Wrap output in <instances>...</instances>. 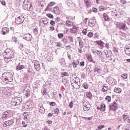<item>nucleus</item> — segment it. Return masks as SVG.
<instances>
[{
	"label": "nucleus",
	"mask_w": 130,
	"mask_h": 130,
	"mask_svg": "<svg viewBox=\"0 0 130 130\" xmlns=\"http://www.w3.org/2000/svg\"><path fill=\"white\" fill-rule=\"evenodd\" d=\"M3 54L5 59V61L6 62H9L10 60L14 58V52L10 49H7L5 50V52H3Z\"/></svg>",
	"instance_id": "nucleus-1"
},
{
	"label": "nucleus",
	"mask_w": 130,
	"mask_h": 130,
	"mask_svg": "<svg viewBox=\"0 0 130 130\" xmlns=\"http://www.w3.org/2000/svg\"><path fill=\"white\" fill-rule=\"evenodd\" d=\"M125 52L127 55L130 56V48H125Z\"/></svg>",
	"instance_id": "nucleus-37"
},
{
	"label": "nucleus",
	"mask_w": 130,
	"mask_h": 130,
	"mask_svg": "<svg viewBox=\"0 0 130 130\" xmlns=\"http://www.w3.org/2000/svg\"><path fill=\"white\" fill-rule=\"evenodd\" d=\"M104 127H105V126L104 125H99L98 126V129L101 130V129H102V128H104Z\"/></svg>",
	"instance_id": "nucleus-55"
},
{
	"label": "nucleus",
	"mask_w": 130,
	"mask_h": 130,
	"mask_svg": "<svg viewBox=\"0 0 130 130\" xmlns=\"http://www.w3.org/2000/svg\"><path fill=\"white\" fill-rule=\"evenodd\" d=\"M98 53L100 60L102 61V62H104L105 60L104 59V56L103 55V54H102V52L101 51H98Z\"/></svg>",
	"instance_id": "nucleus-12"
},
{
	"label": "nucleus",
	"mask_w": 130,
	"mask_h": 130,
	"mask_svg": "<svg viewBox=\"0 0 130 130\" xmlns=\"http://www.w3.org/2000/svg\"><path fill=\"white\" fill-rule=\"evenodd\" d=\"M59 62L62 67H66V65L67 64V63L66 62V59H64L63 58H60Z\"/></svg>",
	"instance_id": "nucleus-17"
},
{
	"label": "nucleus",
	"mask_w": 130,
	"mask_h": 130,
	"mask_svg": "<svg viewBox=\"0 0 130 130\" xmlns=\"http://www.w3.org/2000/svg\"><path fill=\"white\" fill-rule=\"evenodd\" d=\"M79 82H80V79L79 78H78V77H77L75 75H72V77L71 78V84L74 83H79Z\"/></svg>",
	"instance_id": "nucleus-9"
},
{
	"label": "nucleus",
	"mask_w": 130,
	"mask_h": 130,
	"mask_svg": "<svg viewBox=\"0 0 130 130\" xmlns=\"http://www.w3.org/2000/svg\"><path fill=\"white\" fill-rule=\"evenodd\" d=\"M121 77L123 79H127V75L126 74H123L121 75Z\"/></svg>",
	"instance_id": "nucleus-56"
},
{
	"label": "nucleus",
	"mask_w": 130,
	"mask_h": 130,
	"mask_svg": "<svg viewBox=\"0 0 130 130\" xmlns=\"http://www.w3.org/2000/svg\"><path fill=\"white\" fill-rule=\"evenodd\" d=\"M54 113L55 114H58V113H59V109L58 108L54 109Z\"/></svg>",
	"instance_id": "nucleus-48"
},
{
	"label": "nucleus",
	"mask_w": 130,
	"mask_h": 130,
	"mask_svg": "<svg viewBox=\"0 0 130 130\" xmlns=\"http://www.w3.org/2000/svg\"><path fill=\"white\" fill-rule=\"evenodd\" d=\"M54 2H50L49 5H48V6L49 7H52L54 5Z\"/></svg>",
	"instance_id": "nucleus-63"
},
{
	"label": "nucleus",
	"mask_w": 130,
	"mask_h": 130,
	"mask_svg": "<svg viewBox=\"0 0 130 130\" xmlns=\"http://www.w3.org/2000/svg\"><path fill=\"white\" fill-rule=\"evenodd\" d=\"M83 87L84 89H88V84L86 83H83Z\"/></svg>",
	"instance_id": "nucleus-54"
},
{
	"label": "nucleus",
	"mask_w": 130,
	"mask_h": 130,
	"mask_svg": "<svg viewBox=\"0 0 130 130\" xmlns=\"http://www.w3.org/2000/svg\"><path fill=\"white\" fill-rule=\"evenodd\" d=\"M23 39H25L27 41H31L33 39V37L31 34H26L23 36Z\"/></svg>",
	"instance_id": "nucleus-11"
},
{
	"label": "nucleus",
	"mask_w": 130,
	"mask_h": 130,
	"mask_svg": "<svg viewBox=\"0 0 130 130\" xmlns=\"http://www.w3.org/2000/svg\"><path fill=\"white\" fill-rule=\"evenodd\" d=\"M2 32L3 33V35H6L9 33V28L8 27H3L2 28Z\"/></svg>",
	"instance_id": "nucleus-21"
},
{
	"label": "nucleus",
	"mask_w": 130,
	"mask_h": 130,
	"mask_svg": "<svg viewBox=\"0 0 130 130\" xmlns=\"http://www.w3.org/2000/svg\"><path fill=\"white\" fill-rule=\"evenodd\" d=\"M61 76L63 77H69V74L67 72H61Z\"/></svg>",
	"instance_id": "nucleus-39"
},
{
	"label": "nucleus",
	"mask_w": 130,
	"mask_h": 130,
	"mask_svg": "<svg viewBox=\"0 0 130 130\" xmlns=\"http://www.w3.org/2000/svg\"><path fill=\"white\" fill-rule=\"evenodd\" d=\"M35 69L37 71H40V63H39V61H35V64H34Z\"/></svg>",
	"instance_id": "nucleus-13"
},
{
	"label": "nucleus",
	"mask_w": 130,
	"mask_h": 130,
	"mask_svg": "<svg viewBox=\"0 0 130 130\" xmlns=\"http://www.w3.org/2000/svg\"><path fill=\"white\" fill-rule=\"evenodd\" d=\"M56 46L58 47H61V43L60 42H58L56 43Z\"/></svg>",
	"instance_id": "nucleus-62"
},
{
	"label": "nucleus",
	"mask_w": 130,
	"mask_h": 130,
	"mask_svg": "<svg viewBox=\"0 0 130 130\" xmlns=\"http://www.w3.org/2000/svg\"><path fill=\"white\" fill-rule=\"evenodd\" d=\"M110 44V43H106L105 44V47L107 48V49H109V48H110V46H111V45Z\"/></svg>",
	"instance_id": "nucleus-41"
},
{
	"label": "nucleus",
	"mask_w": 130,
	"mask_h": 130,
	"mask_svg": "<svg viewBox=\"0 0 130 130\" xmlns=\"http://www.w3.org/2000/svg\"><path fill=\"white\" fill-rule=\"evenodd\" d=\"M88 105H90V103L88 102H84L83 103V107H85L86 106H88Z\"/></svg>",
	"instance_id": "nucleus-49"
},
{
	"label": "nucleus",
	"mask_w": 130,
	"mask_h": 130,
	"mask_svg": "<svg viewBox=\"0 0 130 130\" xmlns=\"http://www.w3.org/2000/svg\"><path fill=\"white\" fill-rule=\"evenodd\" d=\"M22 102V99L21 98H14L11 101V104L13 106H17V105H20Z\"/></svg>",
	"instance_id": "nucleus-4"
},
{
	"label": "nucleus",
	"mask_w": 130,
	"mask_h": 130,
	"mask_svg": "<svg viewBox=\"0 0 130 130\" xmlns=\"http://www.w3.org/2000/svg\"><path fill=\"white\" fill-rule=\"evenodd\" d=\"M24 10H30L31 9V4L29 3L28 0H24L23 2V4L22 5Z\"/></svg>",
	"instance_id": "nucleus-6"
},
{
	"label": "nucleus",
	"mask_w": 130,
	"mask_h": 130,
	"mask_svg": "<svg viewBox=\"0 0 130 130\" xmlns=\"http://www.w3.org/2000/svg\"><path fill=\"white\" fill-rule=\"evenodd\" d=\"M86 96L89 99L92 97V93L91 92H86Z\"/></svg>",
	"instance_id": "nucleus-42"
},
{
	"label": "nucleus",
	"mask_w": 130,
	"mask_h": 130,
	"mask_svg": "<svg viewBox=\"0 0 130 130\" xmlns=\"http://www.w3.org/2000/svg\"><path fill=\"white\" fill-rule=\"evenodd\" d=\"M71 85L74 89H76V90L80 88V83L79 82L71 83Z\"/></svg>",
	"instance_id": "nucleus-15"
},
{
	"label": "nucleus",
	"mask_w": 130,
	"mask_h": 130,
	"mask_svg": "<svg viewBox=\"0 0 130 130\" xmlns=\"http://www.w3.org/2000/svg\"><path fill=\"white\" fill-rule=\"evenodd\" d=\"M113 51L115 53H118V49L115 47H114L113 48Z\"/></svg>",
	"instance_id": "nucleus-45"
},
{
	"label": "nucleus",
	"mask_w": 130,
	"mask_h": 130,
	"mask_svg": "<svg viewBox=\"0 0 130 130\" xmlns=\"http://www.w3.org/2000/svg\"><path fill=\"white\" fill-rule=\"evenodd\" d=\"M34 34L35 35H37V34H38V29H37V28L34 29Z\"/></svg>",
	"instance_id": "nucleus-47"
},
{
	"label": "nucleus",
	"mask_w": 130,
	"mask_h": 130,
	"mask_svg": "<svg viewBox=\"0 0 130 130\" xmlns=\"http://www.w3.org/2000/svg\"><path fill=\"white\" fill-rule=\"evenodd\" d=\"M78 41H79V44L80 48H83V46L84 45V43L83 42L82 39L81 38H78Z\"/></svg>",
	"instance_id": "nucleus-27"
},
{
	"label": "nucleus",
	"mask_w": 130,
	"mask_h": 130,
	"mask_svg": "<svg viewBox=\"0 0 130 130\" xmlns=\"http://www.w3.org/2000/svg\"><path fill=\"white\" fill-rule=\"evenodd\" d=\"M109 90V87L108 86V85H107V84H104L103 86L102 91L105 92H107V91H108Z\"/></svg>",
	"instance_id": "nucleus-16"
},
{
	"label": "nucleus",
	"mask_w": 130,
	"mask_h": 130,
	"mask_svg": "<svg viewBox=\"0 0 130 130\" xmlns=\"http://www.w3.org/2000/svg\"><path fill=\"white\" fill-rule=\"evenodd\" d=\"M8 116L9 112H8L7 111L4 112L2 115V119H3V120H6V119L8 118Z\"/></svg>",
	"instance_id": "nucleus-20"
},
{
	"label": "nucleus",
	"mask_w": 130,
	"mask_h": 130,
	"mask_svg": "<svg viewBox=\"0 0 130 130\" xmlns=\"http://www.w3.org/2000/svg\"><path fill=\"white\" fill-rule=\"evenodd\" d=\"M2 94H3V95H5L6 96L8 95V92H7L6 89H4L2 90Z\"/></svg>",
	"instance_id": "nucleus-46"
},
{
	"label": "nucleus",
	"mask_w": 130,
	"mask_h": 130,
	"mask_svg": "<svg viewBox=\"0 0 130 130\" xmlns=\"http://www.w3.org/2000/svg\"><path fill=\"white\" fill-rule=\"evenodd\" d=\"M118 109V105L115 102H114L109 106V110L110 111H115Z\"/></svg>",
	"instance_id": "nucleus-5"
},
{
	"label": "nucleus",
	"mask_w": 130,
	"mask_h": 130,
	"mask_svg": "<svg viewBox=\"0 0 130 130\" xmlns=\"http://www.w3.org/2000/svg\"><path fill=\"white\" fill-rule=\"evenodd\" d=\"M80 67H84V66H85V61H82L80 63Z\"/></svg>",
	"instance_id": "nucleus-61"
},
{
	"label": "nucleus",
	"mask_w": 130,
	"mask_h": 130,
	"mask_svg": "<svg viewBox=\"0 0 130 130\" xmlns=\"http://www.w3.org/2000/svg\"><path fill=\"white\" fill-rule=\"evenodd\" d=\"M23 69H25V66L24 65H18L16 67V69L17 71H21Z\"/></svg>",
	"instance_id": "nucleus-28"
},
{
	"label": "nucleus",
	"mask_w": 130,
	"mask_h": 130,
	"mask_svg": "<svg viewBox=\"0 0 130 130\" xmlns=\"http://www.w3.org/2000/svg\"><path fill=\"white\" fill-rule=\"evenodd\" d=\"M83 108L84 111H88L91 108V105H88L87 106L83 107Z\"/></svg>",
	"instance_id": "nucleus-34"
},
{
	"label": "nucleus",
	"mask_w": 130,
	"mask_h": 130,
	"mask_svg": "<svg viewBox=\"0 0 130 130\" xmlns=\"http://www.w3.org/2000/svg\"><path fill=\"white\" fill-rule=\"evenodd\" d=\"M52 96H53V98H56V97L57 96V92H52Z\"/></svg>",
	"instance_id": "nucleus-51"
},
{
	"label": "nucleus",
	"mask_w": 130,
	"mask_h": 130,
	"mask_svg": "<svg viewBox=\"0 0 130 130\" xmlns=\"http://www.w3.org/2000/svg\"><path fill=\"white\" fill-rule=\"evenodd\" d=\"M99 10L100 11V12H102L103 11H105V10H107V9L105 7H104V6H100L99 8Z\"/></svg>",
	"instance_id": "nucleus-38"
},
{
	"label": "nucleus",
	"mask_w": 130,
	"mask_h": 130,
	"mask_svg": "<svg viewBox=\"0 0 130 130\" xmlns=\"http://www.w3.org/2000/svg\"><path fill=\"white\" fill-rule=\"evenodd\" d=\"M47 16L48 18H50V19H53V16L50 13L47 14Z\"/></svg>",
	"instance_id": "nucleus-53"
},
{
	"label": "nucleus",
	"mask_w": 130,
	"mask_h": 130,
	"mask_svg": "<svg viewBox=\"0 0 130 130\" xmlns=\"http://www.w3.org/2000/svg\"><path fill=\"white\" fill-rule=\"evenodd\" d=\"M73 101H71L69 104V107L70 108H73Z\"/></svg>",
	"instance_id": "nucleus-64"
},
{
	"label": "nucleus",
	"mask_w": 130,
	"mask_h": 130,
	"mask_svg": "<svg viewBox=\"0 0 130 130\" xmlns=\"http://www.w3.org/2000/svg\"><path fill=\"white\" fill-rule=\"evenodd\" d=\"M68 40L70 42H74V39L73 38V37H69Z\"/></svg>",
	"instance_id": "nucleus-52"
},
{
	"label": "nucleus",
	"mask_w": 130,
	"mask_h": 130,
	"mask_svg": "<svg viewBox=\"0 0 130 130\" xmlns=\"http://www.w3.org/2000/svg\"><path fill=\"white\" fill-rule=\"evenodd\" d=\"M96 23V21L93 19H89L88 22V26L90 27H93V26L95 25V24Z\"/></svg>",
	"instance_id": "nucleus-14"
},
{
	"label": "nucleus",
	"mask_w": 130,
	"mask_h": 130,
	"mask_svg": "<svg viewBox=\"0 0 130 130\" xmlns=\"http://www.w3.org/2000/svg\"><path fill=\"white\" fill-rule=\"evenodd\" d=\"M120 3L121 5H125L126 4V1L125 0H120Z\"/></svg>",
	"instance_id": "nucleus-50"
},
{
	"label": "nucleus",
	"mask_w": 130,
	"mask_h": 130,
	"mask_svg": "<svg viewBox=\"0 0 130 130\" xmlns=\"http://www.w3.org/2000/svg\"><path fill=\"white\" fill-rule=\"evenodd\" d=\"M25 21V17L23 15L20 16L15 19L16 24H22Z\"/></svg>",
	"instance_id": "nucleus-7"
},
{
	"label": "nucleus",
	"mask_w": 130,
	"mask_h": 130,
	"mask_svg": "<svg viewBox=\"0 0 130 130\" xmlns=\"http://www.w3.org/2000/svg\"><path fill=\"white\" fill-rule=\"evenodd\" d=\"M105 100L106 101H108V102H110V101H111V97L108 95L106 97Z\"/></svg>",
	"instance_id": "nucleus-44"
},
{
	"label": "nucleus",
	"mask_w": 130,
	"mask_h": 130,
	"mask_svg": "<svg viewBox=\"0 0 130 130\" xmlns=\"http://www.w3.org/2000/svg\"><path fill=\"white\" fill-rule=\"evenodd\" d=\"M66 25L68 27H72V26H73V24L72 21H70V20H67L66 21Z\"/></svg>",
	"instance_id": "nucleus-35"
},
{
	"label": "nucleus",
	"mask_w": 130,
	"mask_h": 130,
	"mask_svg": "<svg viewBox=\"0 0 130 130\" xmlns=\"http://www.w3.org/2000/svg\"><path fill=\"white\" fill-rule=\"evenodd\" d=\"M114 91L118 94H120V93H121V89L119 87L115 88Z\"/></svg>",
	"instance_id": "nucleus-32"
},
{
	"label": "nucleus",
	"mask_w": 130,
	"mask_h": 130,
	"mask_svg": "<svg viewBox=\"0 0 130 130\" xmlns=\"http://www.w3.org/2000/svg\"><path fill=\"white\" fill-rule=\"evenodd\" d=\"M23 116H24L23 119H24L25 121L29 122V120H30V118H31V114L26 112L23 113Z\"/></svg>",
	"instance_id": "nucleus-8"
},
{
	"label": "nucleus",
	"mask_w": 130,
	"mask_h": 130,
	"mask_svg": "<svg viewBox=\"0 0 130 130\" xmlns=\"http://www.w3.org/2000/svg\"><path fill=\"white\" fill-rule=\"evenodd\" d=\"M106 106H105V104H102L101 105V108H98V109H100L101 111H105Z\"/></svg>",
	"instance_id": "nucleus-29"
},
{
	"label": "nucleus",
	"mask_w": 130,
	"mask_h": 130,
	"mask_svg": "<svg viewBox=\"0 0 130 130\" xmlns=\"http://www.w3.org/2000/svg\"><path fill=\"white\" fill-rule=\"evenodd\" d=\"M39 110L41 114H44L45 113V109L42 106H39Z\"/></svg>",
	"instance_id": "nucleus-22"
},
{
	"label": "nucleus",
	"mask_w": 130,
	"mask_h": 130,
	"mask_svg": "<svg viewBox=\"0 0 130 130\" xmlns=\"http://www.w3.org/2000/svg\"><path fill=\"white\" fill-rule=\"evenodd\" d=\"M14 122H15V120L14 119H11L8 121H5L3 123V126H4L5 127H6V126H9V125H11V124H13Z\"/></svg>",
	"instance_id": "nucleus-10"
},
{
	"label": "nucleus",
	"mask_w": 130,
	"mask_h": 130,
	"mask_svg": "<svg viewBox=\"0 0 130 130\" xmlns=\"http://www.w3.org/2000/svg\"><path fill=\"white\" fill-rule=\"evenodd\" d=\"M115 18L116 19H118V18H120V16L119 15V13H115L114 15Z\"/></svg>",
	"instance_id": "nucleus-58"
},
{
	"label": "nucleus",
	"mask_w": 130,
	"mask_h": 130,
	"mask_svg": "<svg viewBox=\"0 0 130 130\" xmlns=\"http://www.w3.org/2000/svg\"><path fill=\"white\" fill-rule=\"evenodd\" d=\"M12 41H14V42H17L18 41V39L16 37H12Z\"/></svg>",
	"instance_id": "nucleus-59"
},
{
	"label": "nucleus",
	"mask_w": 130,
	"mask_h": 130,
	"mask_svg": "<svg viewBox=\"0 0 130 130\" xmlns=\"http://www.w3.org/2000/svg\"><path fill=\"white\" fill-rule=\"evenodd\" d=\"M54 12L56 15H59L60 14V11H59V8L56 6L54 8Z\"/></svg>",
	"instance_id": "nucleus-25"
},
{
	"label": "nucleus",
	"mask_w": 130,
	"mask_h": 130,
	"mask_svg": "<svg viewBox=\"0 0 130 130\" xmlns=\"http://www.w3.org/2000/svg\"><path fill=\"white\" fill-rule=\"evenodd\" d=\"M2 78L3 81L6 82V84H8L10 82H13V79H14L13 74L11 72H8L3 73Z\"/></svg>",
	"instance_id": "nucleus-2"
},
{
	"label": "nucleus",
	"mask_w": 130,
	"mask_h": 130,
	"mask_svg": "<svg viewBox=\"0 0 130 130\" xmlns=\"http://www.w3.org/2000/svg\"><path fill=\"white\" fill-rule=\"evenodd\" d=\"M28 122L26 121H22V125L23 126V127H27L28 126Z\"/></svg>",
	"instance_id": "nucleus-40"
},
{
	"label": "nucleus",
	"mask_w": 130,
	"mask_h": 130,
	"mask_svg": "<svg viewBox=\"0 0 130 130\" xmlns=\"http://www.w3.org/2000/svg\"><path fill=\"white\" fill-rule=\"evenodd\" d=\"M116 26L118 29L120 30H122V31H128V28L127 27L125 23L123 22H116Z\"/></svg>",
	"instance_id": "nucleus-3"
},
{
	"label": "nucleus",
	"mask_w": 130,
	"mask_h": 130,
	"mask_svg": "<svg viewBox=\"0 0 130 130\" xmlns=\"http://www.w3.org/2000/svg\"><path fill=\"white\" fill-rule=\"evenodd\" d=\"M86 57L88 59V60H89V61H90V62H93V63H95L96 61H93V59H92V55H90V54H86Z\"/></svg>",
	"instance_id": "nucleus-23"
},
{
	"label": "nucleus",
	"mask_w": 130,
	"mask_h": 130,
	"mask_svg": "<svg viewBox=\"0 0 130 130\" xmlns=\"http://www.w3.org/2000/svg\"><path fill=\"white\" fill-rule=\"evenodd\" d=\"M48 19L46 18H42L40 20V22H42L44 25H48Z\"/></svg>",
	"instance_id": "nucleus-24"
},
{
	"label": "nucleus",
	"mask_w": 130,
	"mask_h": 130,
	"mask_svg": "<svg viewBox=\"0 0 130 130\" xmlns=\"http://www.w3.org/2000/svg\"><path fill=\"white\" fill-rule=\"evenodd\" d=\"M122 117L124 121H127V120H128V119L129 118V117H128V115H125V114L122 115Z\"/></svg>",
	"instance_id": "nucleus-31"
},
{
	"label": "nucleus",
	"mask_w": 130,
	"mask_h": 130,
	"mask_svg": "<svg viewBox=\"0 0 130 130\" xmlns=\"http://www.w3.org/2000/svg\"><path fill=\"white\" fill-rule=\"evenodd\" d=\"M103 17L105 21H110V18H109V16L106 13H104Z\"/></svg>",
	"instance_id": "nucleus-30"
},
{
	"label": "nucleus",
	"mask_w": 130,
	"mask_h": 130,
	"mask_svg": "<svg viewBox=\"0 0 130 130\" xmlns=\"http://www.w3.org/2000/svg\"><path fill=\"white\" fill-rule=\"evenodd\" d=\"M105 44L102 42V41L100 40L98 41V45H99V47L101 49H103V48H104V45Z\"/></svg>",
	"instance_id": "nucleus-18"
},
{
	"label": "nucleus",
	"mask_w": 130,
	"mask_h": 130,
	"mask_svg": "<svg viewBox=\"0 0 130 130\" xmlns=\"http://www.w3.org/2000/svg\"><path fill=\"white\" fill-rule=\"evenodd\" d=\"M46 94H47V89H45L44 90H43V95L45 96Z\"/></svg>",
	"instance_id": "nucleus-57"
},
{
	"label": "nucleus",
	"mask_w": 130,
	"mask_h": 130,
	"mask_svg": "<svg viewBox=\"0 0 130 130\" xmlns=\"http://www.w3.org/2000/svg\"><path fill=\"white\" fill-rule=\"evenodd\" d=\"M105 55L107 57H109V56H111V55H112V52L110 50H108Z\"/></svg>",
	"instance_id": "nucleus-36"
},
{
	"label": "nucleus",
	"mask_w": 130,
	"mask_h": 130,
	"mask_svg": "<svg viewBox=\"0 0 130 130\" xmlns=\"http://www.w3.org/2000/svg\"><path fill=\"white\" fill-rule=\"evenodd\" d=\"M72 64L73 68H77L78 64H80V61H79V59H77L76 61H74L72 62Z\"/></svg>",
	"instance_id": "nucleus-26"
},
{
	"label": "nucleus",
	"mask_w": 130,
	"mask_h": 130,
	"mask_svg": "<svg viewBox=\"0 0 130 130\" xmlns=\"http://www.w3.org/2000/svg\"><path fill=\"white\" fill-rule=\"evenodd\" d=\"M58 38H62L63 37V34L59 33L58 34Z\"/></svg>",
	"instance_id": "nucleus-60"
},
{
	"label": "nucleus",
	"mask_w": 130,
	"mask_h": 130,
	"mask_svg": "<svg viewBox=\"0 0 130 130\" xmlns=\"http://www.w3.org/2000/svg\"><path fill=\"white\" fill-rule=\"evenodd\" d=\"M84 3L86 4V6L88 8V7H90V0H84Z\"/></svg>",
	"instance_id": "nucleus-43"
},
{
	"label": "nucleus",
	"mask_w": 130,
	"mask_h": 130,
	"mask_svg": "<svg viewBox=\"0 0 130 130\" xmlns=\"http://www.w3.org/2000/svg\"><path fill=\"white\" fill-rule=\"evenodd\" d=\"M119 36H120V39L122 40L123 39H125L126 37V35L125 34V33L123 32L122 31H120L119 32Z\"/></svg>",
	"instance_id": "nucleus-19"
},
{
	"label": "nucleus",
	"mask_w": 130,
	"mask_h": 130,
	"mask_svg": "<svg viewBox=\"0 0 130 130\" xmlns=\"http://www.w3.org/2000/svg\"><path fill=\"white\" fill-rule=\"evenodd\" d=\"M79 27L73 26L72 28V32H74V33H77V31L79 30Z\"/></svg>",
	"instance_id": "nucleus-33"
}]
</instances>
